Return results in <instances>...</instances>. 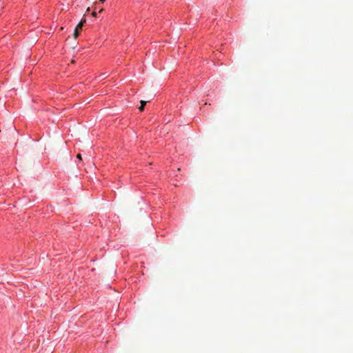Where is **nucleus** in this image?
I'll use <instances>...</instances> for the list:
<instances>
[{
  "label": "nucleus",
  "instance_id": "nucleus-1",
  "mask_svg": "<svg viewBox=\"0 0 353 353\" xmlns=\"http://www.w3.org/2000/svg\"><path fill=\"white\" fill-rule=\"evenodd\" d=\"M85 19H83L81 21L78 23V25L76 26V30H79V32L81 30L83 24L85 23Z\"/></svg>",
  "mask_w": 353,
  "mask_h": 353
},
{
  "label": "nucleus",
  "instance_id": "nucleus-2",
  "mask_svg": "<svg viewBox=\"0 0 353 353\" xmlns=\"http://www.w3.org/2000/svg\"><path fill=\"white\" fill-rule=\"evenodd\" d=\"M140 103H141V105H140V107L139 108V110H140V111H143V110H144V107H145V104H146L147 101H143V100H142V101H141V102H140Z\"/></svg>",
  "mask_w": 353,
  "mask_h": 353
},
{
  "label": "nucleus",
  "instance_id": "nucleus-3",
  "mask_svg": "<svg viewBox=\"0 0 353 353\" xmlns=\"http://www.w3.org/2000/svg\"><path fill=\"white\" fill-rule=\"evenodd\" d=\"M79 32H79V30H76V29H75V30H74V38H77V37L79 36Z\"/></svg>",
  "mask_w": 353,
  "mask_h": 353
},
{
  "label": "nucleus",
  "instance_id": "nucleus-4",
  "mask_svg": "<svg viewBox=\"0 0 353 353\" xmlns=\"http://www.w3.org/2000/svg\"><path fill=\"white\" fill-rule=\"evenodd\" d=\"M107 77L105 73H103L99 76V77L102 78L103 79H105Z\"/></svg>",
  "mask_w": 353,
  "mask_h": 353
},
{
  "label": "nucleus",
  "instance_id": "nucleus-5",
  "mask_svg": "<svg viewBox=\"0 0 353 353\" xmlns=\"http://www.w3.org/2000/svg\"><path fill=\"white\" fill-rule=\"evenodd\" d=\"M77 159H79V160H82V157H81V154H78L77 155Z\"/></svg>",
  "mask_w": 353,
  "mask_h": 353
},
{
  "label": "nucleus",
  "instance_id": "nucleus-6",
  "mask_svg": "<svg viewBox=\"0 0 353 353\" xmlns=\"http://www.w3.org/2000/svg\"><path fill=\"white\" fill-rule=\"evenodd\" d=\"M92 15L93 17H96V16H97V12L93 11V12H92Z\"/></svg>",
  "mask_w": 353,
  "mask_h": 353
},
{
  "label": "nucleus",
  "instance_id": "nucleus-7",
  "mask_svg": "<svg viewBox=\"0 0 353 353\" xmlns=\"http://www.w3.org/2000/svg\"><path fill=\"white\" fill-rule=\"evenodd\" d=\"M105 1V0H99V2L102 3H104Z\"/></svg>",
  "mask_w": 353,
  "mask_h": 353
},
{
  "label": "nucleus",
  "instance_id": "nucleus-8",
  "mask_svg": "<svg viewBox=\"0 0 353 353\" xmlns=\"http://www.w3.org/2000/svg\"><path fill=\"white\" fill-rule=\"evenodd\" d=\"M103 10V8H101V9L99 10V12H101Z\"/></svg>",
  "mask_w": 353,
  "mask_h": 353
}]
</instances>
